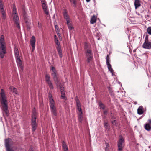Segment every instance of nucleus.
Returning <instances> with one entry per match:
<instances>
[{
  "label": "nucleus",
  "instance_id": "nucleus-1",
  "mask_svg": "<svg viewBox=\"0 0 151 151\" xmlns=\"http://www.w3.org/2000/svg\"><path fill=\"white\" fill-rule=\"evenodd\" d=\"M1 97V102L2 104V107L1 108L2 111V113L4 114V113L7 116L9 115V111L8 110V106L6 97L4 93V91L3 89H1V92L0 93Z\"/></svg>",
  "mask_w": 151,
  "mask_h": 151
},
{
  "label": "nucleus",
  "instance_id": "nucleus-2",
  "mask_svg": "<svg viewBox=\"0 0 151 151\" xmlns=\"http://www.w3.org/2000/svg\"><path fill=\"white\" fill-rule=\"evenodd\" d=\"M6 47L4 41V36L1 35L0 38V57L3 58L6 53Z\"/></svg>",
  "mask_w": 151,
  "mask_h": 151
},
{
  "label": "nucleus",
  "instance_id": "nucleus-3",
  "mask_svg": "<svg viewBox=\"0 0 151 151\" xmlns=\"http://www.w3.org/2000/svg\"><path fill=\"white\" fill-rule=\"evenodd\" d=\"M14 142L12 139L8 138L4 140V145L6 149V151H14L11 148L13 145Z\"/></svg>",
  "mask_w": 151,
  "mask_h": 151
},
{
  "label": "nucleus",
  "instance_id": "nucleus-4",
  "mask_svg": "<svg viewBox=\"0 0 151 151\" xmlns=\"http://www.w3.org/2000/svg\"><path fill=\"white\" fill-rule=\"evenodd\" d=\"M119 138L117 142V146L118 147V151H121L122 150L124 146V139L123 137L121 136H119Z\"/></svg>",
  "mask_w": 151,
  "mask_h": 151
},
{
  "label": "nucleus",
  "instance_id": "nucleus-5",
  "mask_svg": "<svg viewBox=\"0 0 151 151\" xmlns=\"http://www.w3.org/2000/svg\"><path fill=\"white\" fill-rule=\"evenodd\" d=\"M36 115L35 113H33L32 116L31 121V125L32 127V131L34 132L37 127V124L36 122Z\"/></svg>",
  "mask_w": 151,
  "mask_h": 151
},
{
  "label": "nucleus",
  "instance_id": "nucleus-6",
  "mask_svg": "<svg viewBox=\"0 0 151 151\" xmlns=\"http://www.w3.org/2000/svg\"><path fill=\"white\" fill-rule=\"evenodd\" d=\"M14 55L16 62L17 63L19 68H20L22 70H23L24 68L22 65L21 61L20 58V56L19 52L15 53Z\"/></svg>",
  "mask_w": 151,
  "mask_h": 151
},
{
  "label": "nucleus",
  "instance_id": "nucleus-7",
  "mask_svg": "<svg viewBox=\"0 0 151 151\" xmlns=\"http://www.w3.org/2000/svg\"><path fill=\"white\" fill-rule=\"evenodd\" d=\"M55 42L57 45V46L56 47V48L57 52L58 53L59 56L60 58H61L63 56V54L62 52V50L60 43L58 39L55 40Z\"/></svg>",
  "mask_w": 151,
  "mask_h": 151
},
{
  "label": "nucleus",
  "instance_id": "nucleus-8",
  "mask_svg": "<svg viewBox=\"0 0 151 151\" xmlns=\"http://www.w3.org/2000/svg\"><path fill=\"white\" fill-rule=\"evenodd\" d=\"M51 75L54 79L55 83V84L57 87H58V86L62 84L60 82L56 73H52Z\"/></svg>",
  "mask_w": 151,
  "mask_h": 151
},
{
  "label": "nucleus",
  "instance_id": "nucleus-9",
  "mask_svg": "<svg viewBox=\"0 0 151 151\" xmlns=\"http://www.w3.org/2000/svg\"><path fill=\"white\" fill-rule=\"evenodd\" d=\"M58 87H59L61 91V98L65 100H67V98L65 96V91L64 90V87L62 84L60 86H58Z\"/></svg>",
  "mask_w": 151,
  "mask_h": 151
},
{
  "label": "nucleus",
  "instance_id": "nucleus-10",
  "mask_svg": "<svg viewBox=\"0 0 151 151\" xmlns=\"http://www.w3.org/2000/svg\"><path fill=\"white\" fill-rule=\"evenodd\" d=\"M51 103V105H49L51 112L54 116H56L57 115L56 108L55 106V104H53L52 103Z\"/></svg>",
  "mask_w": 151,
  "mask_h": 151
},
{
  "label": "nucleus",
  "instance_id": "nucleus-11",
  "mask_svg": "<svg viewBox=\"0 0 151 151\" xmlns=\"http://www.w3.org/2000/svg\"><path fill=\"white\" fill-rule=\"evenodd\" d=\"M142 47L145 49H151V42L149 41H145L142 45Z\"/></svg>",
  "mask_w": 151,
  "mask_h": 151
},
{
  "label": "nucleus",
  "instance_id": "nucleus-12",
  "mask_svg": "<svg viewBox=\"0 0 151 151\" xmlns=\"http://www.w3.org/2000/svg\"><path fill=\"white\" fill-rule=\"evenodd\" d=\"M14 19L16 23L17 27L19 29L20 26L19 25V17L17 14L14 15Z\"/></svg>",
  "mask_w": 151,
  "mask_h": 151
},
{
  "label": "nucleus",
  "instance_id": "nucleus-13",
  "mask_svg": "<svg viewBox=\"0 0 151 151\" xmlns=\"http://www.w3.org/2000/svg\"><path fill=\"white\" fill-rule=\"evenodd\" d=\"M35 42L36 40L35 37L34 36H32L30 40V44L32 47V51H33V50L35 49Z\"/></svg>",
  "mask_w": 151,
  "mask_h": 151
},
{
  "label": "nucleus",
  "instance_id": "nucleus-14",
  "mask_svg": "<svg viewBox=\"0 0 151 151\" xmlns=\"http://www.w3.org/2000/svg\"><path fill=\"white\" fill-rule=\"evenodd\" d=\"M63 15L64 18L66 21V22L68 23V22L70 21V18L67 12V10L66 9H64L63 12Z\"/></svg>",
  "mask_w": 151,
  "mask_h": 151
},
{
  "label": "nucleus",
  "instance_id": "nucleus-15",
  "mask_svg": "<svg viewBox=\"0 0 151 151\" xmlns=\"http://www.w3.org/2000/svg\"><path fill=\"white\" fill-rule=\"evenodd\" d=\"M43 9L44 11L45 14L47 15H48L49 14V12L48 9H47V5L45 3H42V5Z\"/></svg>",
  "mask_w": 151,
  "mask_h": 151
},
{
  "label": "nucleus",
  "instance_id": "nucleus-16",
  "mask_svg": "<svg viewBox=\"0 0 151 151\" xmlns=\"http://www.w3.org/2000/svg\"><path fill=\"white\" fill-rule=\"evenodd\" d=\"M137 114L139 115H141L142 114L144 113V111L143 110V107L142 106H139L137 110Z\"/></svg>",
  "mask_w": 151,
  "mask_h": 151
},
{
  "label": "nucleus",
  "instance_id": "nucleus-17",
  "mask_svg": "<svg viewBox=\"0 0 151 151\" xmlns=\"http://www.w3.org/2000/svg\"><path fill=\"white\" fill-rule=\"evenodd\" d=\"M145 130L148 131L151 130V124L148 123H146L144 126Z\"/></svg>",
  "mask_w": 151,
  "mask_h": 151
},
{
  "label": "nucleus",
  "instance_id": "nucleus-18",
  "mask_svg": "<svg viewBox=\"0 0 151 151\" xmlns=\"http://www.w3.org/2000/svg\"><path fill=\"white\" fill-rule=\"evenodd\" d=\"M85 53L86 54V56L87 55H88V56H93V55L92 51L90 49L85 51Z\"/></svg>",
  "mask_w": 151,
  "mask_h": 151
},
{
  "label": "nucleus",
  "instance_id": "nucleus-19",
  "mask_svg": "<svg viewBox=\"0 0 151 151\" xmlns=\"http://www.w3.org/2000/svg\"><path fill=\"white\" fill-rule=\"evenodd\" d=\"M62 145L63 150L64 151H68V147L65 142L64 141L62 142Z\"/></svg>",
  "mask_w": 151,
  "mask_h": 151
},
{
  "label": "nucleus",
  "instance_id": "nucleus-20",
  "mask_svg": "<svg viewBox=\"0 0 151 151\" xmlns=\"http://www.w3.org/2000/svg\"><path fill=\"white\" fill-rule=\"evenodd\" d=\"M104 126L106 130H107L108 131L110 129L109 126L108 124V122L107 121H104Z\"/></svg>",
  "mask_w": 151,
  "mask_h": 151
},
{
  "label": "nucleus",
  "instance_id": "nucleus-21",
  "mask_svg": "<svg viewBox=\"0 0 151 151\" xmlns=\"http://www.w3.org/2000/svg\"><path fill=\"white\" fill-rule=\"evenodd\" d=\"M134 5L135 8L136 9L140 6V4L139 0H135Z\"/></svg>",
  "mask_w": 151,
  "mask_h": 151
},
{
  "label": "nucleus",
  "instance_id": "nucleus-22",
  "mask_svg": "<svg viewBox=\"0 0 151 151\" xmlns=\"http://www.w3.org/2000/svg\"><path fill=\"white\" fill-rule=\"evenodd\" d=\"M96 16L93 15L91 19L90 23L93 24L96 23Z\"/></svg>",
  "mask_w": 151,
  "mask_h": 151
},
{
  "label": "nucleus",
  "instance_id": "nucleus-23",
  "mask_svg": "<svg viewBox=\"0 0 151 151\" xmlns=\"http://www.w3.org/2000/svg\"><path fill=\"white\" fill-rule=\"evenodd\" d=\"M49 102H50L49 105H51V104H52L51 103H53V104H55L54 101L52 98V95H51V94H49Z\"/></svg>",
  "mask_w": 151,
  "mask_h": 151
},
{
  "label": "nucleus",
  "instance_id": "nucleus-24",
  "mask_svg": "<svg viewBox=\"0 0 151 151\" xmlns=\"http://www.w3.org/2000/svg\"><path fill=\"white\" fill-rule=\"evenodd\" d=\"M9 89L12 92L16 94H17V90L15 87L13 86H10L9 87Z\"/></svg>",
  "mask_w": 151,
  "mask_h": 151
},
{
  "label": "nucleus",
  "instance_id": "nucleus-25",
  "mask_svg": "<svg viewBox=\"0 0 151 151\" xmlns=\"http://www.w3.org/2000/svg\"><path fill=\"white\" fill-rule=\"evenodd\" d=\"M50 77L49 75L47 74L45 75V81L47 83L51 82V81L50 79Z\"/></svg>",
  "mask_w": 151,
  "mask_h": 151
},
{
  "label": "nucleus",
  "instance_id": "nucleus-26",
  "mask_svg": "<svg viewBox=\"0 0 151 151\" xmlns=\"http://www.w3.org/2000/svg\"><path fill=\"white\" fill-rule=\"evenodd\" d=\"M98 105L100 107V109H101L103 110L104 109L105 106L102 102L101 101L99 102Z\"/></svg>",
  "mask_w": 151,
  "mask_h": 151
},
{
  "label": "nucleus",
  "instance_id": "nucleus-27",
  "mask_svg": "<svg viewBox=\"0 0 151 151\" xmlns=\"http://www.w3.org/2000/svg\"><path fill=\"white\" fill-rule=\"evenodd\" d=\"M82 112L79 113L78 114V119L79 122H81L82 121Z\"/></svg>",
  "mask_w": 151,
  "mask_h": 151
},
{
  "label": "nucleus",
  "instance_id": "nucleus-28",
  "mask_svg": "<svg viewBox=\"0 0 151 151\" xmlns=\"http://www.w3.org/2000/svg\"><path fill=\"white\" fill-rule=\"evenodd\" d=\"M13 11V14H17V12L16 10V6L14 4H13V8H12Z\"/></svg>",
  "mask_w": 151,
  "mask_h": 151
},
{
  "label": "nucleus",
  "instance_id": "nucleus-29",
  "mask_svg": "<svg viewBox=\"0 0 151 151\" xmlns=\"http://www.w3.org/2000/svg\"><path fill=\"white\" fill-rule=\"evenodd\" d=\"M107 65L109 71H110L111 73H113V70L112 68L111 65L110 64H107Z\"/></svg>",
  "mask_w": 151,
  "mask_h": 151
},
{
  "label": "nucleus",
  "instance_id": "nucleus-30",
  "mask_svg": "<svg viewBox=\"0 0 151 151\" xmlns=\"http://www.w3.org/2000/svg\"><path fill=\"white\" fill-rule=\"evenodd\" d=\"M86 57L87 58V62L88 63H89L91 61L92 59L93 58V56L87 55L86 56Z\"/></svg>",
  "mask_w": 151,
  "mask_h": 151
},
{
  "label": "nucleus",
  "instance_id": "nucleus-31",
  "mask_svg": "<svg viewBox=\"0 0 151 151\" xmlns=\"http://www.w3.org/2000/svg\"><path fill=\"white\" fill-rule=\"evenodd\" d=\"M90 47L88 44L86 42L85 43L84 47L85 51L90 49Z\"/></svg>",
  "mask_w": 151,
  "mask_h": 151
},
{
  "label": "nucleus",
  "instance_id": "nucleus-32",
  "mask_svg": "<svg viewBox=\"0 0 151 151\" xmlns=\"http://www.w3.org/2000/svg\"><path fill=\"white\" fill-rule=\"evenodd\" d=\"M67 24L69 30H71L73 28L72 24L70 23V21L68 22V23L67 22Z\"/></svg>",
  "mask_w": 151,
  "mask_h": 151
},
{
  "label": "nucleus",
  "instance_id": "nucleus-33",
  "mask_svg": "<svg viewBox=\"0 0 151 151\" xmlns=\"http://www.w3.org/2000/svg\"><path fill=\"white\" fill-rule=\"evenodd\" d=\"M69 1L70 3L73 4L75 7L76 6L77 4V1L76 0H69Z\"/></svg>",
  "mask_w": 151,
  "mask_h": 151
},
{
  "label": "nucleus",
  "instance_id": "nucleus-34",
  "mask_svg": "<svg viewBox=\"0 0 151 151\" xmlns=\"http://www.w3.org/2000/svg\"><path fill=\"white\" fill-rule=\"evenodd\" d=\"M110 58L109 55H107L106 58V65L110 64Z\"/></svg>",
  "mask_w": 151,
  "mask_h": 151
},
{
  "label": "nucleus",
  "instance_id": "nucleus-35",
  "mask_svg": "<svg viewBox=\"0 0 151 151\" xmlns=\"http://www.w3.org/2000/svg\"><path fill=\"white\" fill-rule=\"evenodd\" d=\"M55 29L56 30V31L57 32H58L59 30V28L57 25H55ZM57 34L58 35V36H59V37H60V34L59 32H57Z\"/></svg>",
  "mask_w": 151,
  "mask_h": 151
},
{
  "label": "nucleus",
  "instance_id": "nucleus-36",
  "mask_svg": "<svg viewBox=\"0 0 151 151\" xmlns=\"http://www.w3.org/2000/svg\"><path fill=\"white\" fill-rule=\"evenodd\" d=\"M24 17L25 23L27 24L28 23V17H27L26 15L25 14H24Z\"/></svg>",
  "mask_w": 151,
  "mask_h": 151
},
{
  "label": "nucleus",
  "instance_id": "nucleus-37",
  "mask_svg": "<svg viewBox=\"0 0 151 151\" xmlns=\"http://www.w3.org/2000/svg\"><path fill=\"white\" fill-rule=\"evenodd\" d=\"M48 84L50 89H52L54 88L51 82L48 83Z\"/></svg>",
  "mask_w": 151,
  "mask_h": 151
},
{
  "label": "nucleus",
  "instance_id": "nucleus-38",
  "mask_svg": "<svg viewBox=\"0 0 151 151\" xmlns=\"http://www.w3.org/2000/svg\"><path fill=\"white\" fill-rule=\"evenodd\" d=\"M51 70L52 71V73H56V70L55 67L51 66Z\"/></svg>",
  "mask_w": 151,
  "mask_h": 151
},
{
  "label": "nucleus",
  "instance_id": "nucleus-39",
  "mask_svg": "<svg viewBox=\"0 0 151 151\" xmlns=\"http://www.w3.org/2000/svg\"><path fill=\"white\" fill-rule=\"evenodd\" d=\"M14 53L19 52V51L16 45L14 46Z\"/></svg>",
  "mask_w": 151,
  "mask_h": 151
},
{
  "label": "nucleus",
  "instance_id": "nucleus-40",
  "mask_svg": "<svg viewBox=\"0 0 151 151\" xmlns=\"http://www.w3.org/2000/svg\"><path fill=\"white\" fill-rule=\"evenodd\" d=\"M106 147L105 148V151H108L109 150V144L107 143H106Z\"/></svg>",
  "mask_w": 151,
  "mask_h": 151
},
{
  "label": "nucleus",
  "instance_id": "nucleus-41",
  "mask_svg": "<svg viewBox=\"0 0 151 151\" xmlns=\"http://www.w3.org/2000/svg\"><path fill=\"white\" fill-rule=\"evenodd\" d=\"M147 32L150 35H151V27H149L147 28Z\"/></svg>",
  "mask_w": 151,
  "mask_h": 151
},
{
  "label": "nucleus",
  "instance_id": "nucleus-42",
  "mask_svg": "<svg viewBox=\"0 0 151 151\" xmlns=\"http://www.w3.org/2000/svg\"><path fill=\"white\" fill-rule=\"evenodd\" d=\"M108 89L110 94H111V95H112L113 94V91H112V88L110 87H108Z\"/></svg>",
  "mask_w": 151,
  "mask_h": 151
},
{
  "label": "nucleus",
  "instance_id": "nucleus-43",
  "mask_svg": "<svg viewBox=\"0 0 151 151\" xmlns=\"http://www.w3.org/2000/svg\"><path fill=\"white\" fill-rule=\"evenodd\" d=\"M2 15L3 19H5L6 18V13H2L1 14Z\"/></svg>",
  "mask_w": 151,
  "mask_h": 151
},
{
  "label": "nucleus",
  "instance_id": "nucleus-44",
  "mask_svg": "<svg viewBox=\"0 0 151 151\" xmlns=\"http://www.w3.org/2000/svg\"><path fill=\"white\" fill-rule=\"evenodd\" d=\"M38 27L39 29H41L42 28V24L39 22H38Z\"/></svg>",
  "mask_w": 151,
  "mask_h": 151
},
{
  "label": "nucleus",
  "instance_id": "nucleus-45",
  "mask_svg": "<svg viewBox=\"0 0 151 151\" xmlns=\"http://www.w3.org/2000/svg\"><path fill=\"white\" fill-rule=\"evenodd\" d=\"M148 41V35H146L145 36V41Z\"/></svg>",
  "mask_w": 151,
  "mask_h": 151
},
{
  "label": "nucleus",
  "instance_id": "nucleus-46",
  "mask_svg": "<svg viewBox=\"0 0 151 151\" xmlns=\"http://www.w3.org/2000/svg\"><path fill=\"white\" fill-rule=\"evenodd\" d=\"M76 103V106L77 107H81V105L80 102H78Z\"/></svg>",
  "mask_w": 151,
  "mask_h": 151
},
{
  "label": "nucleus",
  "instance_id": "nucleus-47",
  "mask_svg": "<svg viewBox=\"0 0 151 151\" xmlns=\"http://www.w3.org/2000/svg\"><path fill=\"white\" fill-rule=\"evenodd\" d=\"M77 109L80 113L82 112L81 107H77Z\"/></svg>",
  "mask_w": 151,
  "mask_h": 151
},
{
  "label": "nucleus",
  "instance_id": "nucleus-48",
  "mask_svg": "<svg viewBox=\"0 0 151 151\" xmlns=\"http://www.w3.org/2000/svg\"><path fill=\"white\" fill-rule=\"evenodd\" d=\"M77 109L80 113L82 112L81 107H77Z\"/></svg>",
  "mask_w": 151,
  "mask_h": 151
},
{
  "label": "nucleus",
  "instance_id": "nucleus-49",
  "mask_svg": "<svg viewBox=\"0 0 151 151\" xmlns=\"http://www.w3.org/2000/svg\"><path fill=\"white\" fill-rule=\"evenodd\" d=\"M107 111L106 110H104L103 111V113L105 115H107Z\"/></svg>",
  "mask_w": 151,
  "mask_h": 151
},
{
  "label": "nucleus",
  "instance_id": "nucleus-50",
  "mask_svg": "<svg viewBox=\"0 0 151 151\" xmlns=\"http://www.w3.org/2000/svg\"><path fill=\"white\" fill-rule=\"evenodd\" d=\"M0 12L1 14H2V13L4 14L6 13L4 9L2 10H0Z\"/></svg>",
  "mask_w": 151,
  "mask_h": 151
},
{
  "label": "nucleus",
  "instance_id": "nucleus-51",
  "mask_svg": "<svg viewBox=\"0 0 151 151\" xmlns=\"http://www.w3.org/2000/svg\"><path fill=\"white\" fill-rule=\"evenodd\" d=\"M76 103L79 102L80 101L78 98V97L76 96Z\"/></svg>",
  "mask_w": 151,
  "mask_h": 151
},
{
  "label": "nucleus",
  "instance_id": "nucleus-52",
  "mask_svg": "<svg viewBox=\"0 0 151 151\" xmlns=\"http://www.w3.org/2000/svg\"><path fill=\"white\" fill-rule=\"evenodd\" d=\"M112 123L113 124H116V121L115 120H114V121L112 122Z\"/></svg>",
  "mask_w": 151,
  "mask_h": 151
},
{
  "label": "nucleus",
  "instance_id": "nucleus-53",
  "mask_svg": "<svg viewBox=\"0 0 151 151\" xmlns=\"http://www.w3.org/2000/svg\"><path fill=\"white\" fill-rule=\"evenodd\" d=\"M41 2L42 3H42L45 4L46 3V2L45 0H40Z\"/></svg>",
  "mask_w": 151,
  "mask_h": 151
},
{
  "label": "nucleus",
  "instance_id": "nucleus-54",
  "mask_svg": "<svg viewBox=\"0 0 151 151\" xmlns=\"http://www.w3.org/2000/svg\"><path fill=\"white\" fill-rule=\"evenodd\" d=\"M0 10H2L3 9H4V5L0 6Z\"/></svg>",
  "mask_w": 151,
  "mask_h": 151
},
{
  "label": "nucleus",
  "instance_id": "nucleus-55",
  "mask_svg": "<svg viewBox=\"0 0 151 151\" xmlns=\"http://www.w3.org/2000/svg\"><path fill=\"white\" fill-rule=\"evenodd\" d=\"M148 121V123H149V124H151V119H149Z\"/></svg>",
  "mask_w": 151,
  "mask_h": 151
},
{
  "label": "nucleus",
  "instance_id": "nucleus-56",
  "mask_svg": "<svg viewBox=\"0 0 151 151\" xmlns=\"http://www.w3.org/2000/svg\"><path fill=\"white\" fill-rule=\"evenodd\" d=\"M29 23H28V24H27V27L28 29H30V28L29 26Z\"/></svg>",
  "mask_w": 151,
  "mask_h": 151
},
{
  "label": "nucleus",
  "instance_id": "nucleus-57",
  "mask_svg": "<svg viewBox=\"0 0 151 151\" xmlns=\"http://www.w3.org/2000/svg\"><path fill=\"white\" fill-rule=\"evenodd\" d=\"M54 38H55V40H58L57 36L56 35H55L54 36Z\"/></svg>",
  "mask_w": 151,
  "mask_h": 151
},
{
  "label": "nucleus",
  "instance_id": "nucleus-58",
  "mask_svg": "<svg viewBox=\"0 0 151 151\" xmlns=\"http://www.w3.org/2000/svg\"><path fill=\"white\" fill-rule=\"evenodd\" d=\"M4 5L3 2L0 3V6Z\"/></svg>",
  "mask_w": 151,
  "mask_h": 151
},
{
  "label": "nucleus",
  "instance_id": "nucleus-59",
  "mask_svg": "<svg viewBox=\"0 0 151 151\" xmlns=\"http://www.w3.org/2000/svg\"><path fill=\"white\" fill-rule=\"evenodd\" d=\"M90 0H86V1L87 2H90Z\"/></svg>",
  "mask_w": 151,
  "mask_h": 151
},
{
  "label": "nucleus",
  "instance_id": "nucleus-60",
  "mask_svg": "<svg viewBox=\"0 0 151 151\" xmlns=\"http://www.w3.org/2000/svg\"><path fill=\"white\" fill-rule=\"evenodd\" d=\"M3 2L2 0H0V2Z\"/></svg>",
  "mask_w": 151,
  "mask_h": 151
},
{
  "label": "nucleus",
  "instance_id": "nucleus-61",
  "mask_svg": "<svg viewBox=\"0 0 151 151\" xmlns=\"http://www.w3.org/2000/svg\"><path fill=\"white\" fill-rule=\"evenodd\" d=\"M150 8L151 9V5L150 6Z\"/></svg>",
  "mask_w": 151,
  "mask_h": 151
}]
</instances>
